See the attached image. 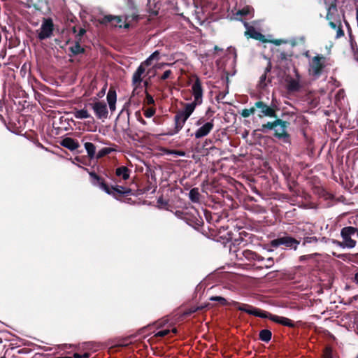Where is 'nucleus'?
I'll return each instance as SVG.
<instances>
[{
  "label": "nucleus",
  "instance_id": "1",
  "mask_svg": "<svg viewBox=\"0 0 358 358\" xmlns=\"http://www.w3.org/2000/svg\"><path fill=\"white\" fill-rule=\"evenodd\" d=\"M159 59V52L155 51L146 60L141 64L132 76V85L135 88H138L145 77V67L150 66L153 61Z\"/></svg>",
  "mask_w": 358,
  "mask_h": 358
},
{
  "label": "nucleus",
  "instance_id": "2",
  "mask_svg": "<svg viewBox=\"0 0 358 358\" xmlns=\"http://www.w3.org/2000/svg\"><path fill=\"white\" fill-rule=\"evenodd\" d=\"M357 234L358 236V230L353 227H346L341 229V236L343 241H336V244L341 248H353L356 246L357 242L352 237Z\"/></svg>",
  "mask_w": 358,
  "mask_h": 358
},
{
  "label": "nucleus",
  "instance_id": "3",
  "mask_svg": "<svg viewBox=\"0 0 358 358\" xmlns=\"http://www.w3.org/2000/svg\"><path fill=\"white\" fill-rule=\"evenodd\" d=\"M90 176L92 178V184L94 185L99 186V188L108 194L115 196V192L120 194H127L130 192L129 189L125 188L122 186H116L115 187L110 188L106 184L101 181L99 177L94 173H90Z\"/></svg>",
  "mask_w": 358,
  "mask_h": 358
},
{
  "label": "nucleus",
  "instance_id": "4",
  "mask_svg": "<svg viewBox=\"0 0 358 358\" xmlns=\"http://www.w3.org/2000/svg\"><path fill=\"white\" fill-rule=\"evenodd\" d=\"M196 106L197 105L192 102L187 103L184 105L183 108L177 113L175 119L176 124L180 127V129L184 126L185 123L193 113Z\"/></svg>",
  "mask_w": 358,
  "mask_h": 358
},
{
  "label": "nucleus",
  "instance_id": "5",
  "mask_svg": "<svg viewBox=\"0 0 358 358\" xmlns=\"http://www.w3.org/2000/svg\"><path fill=\"white\" fill-rule=\"evenodd\" d=\"M196 125L199 127L194 133L196 138H201L208 135L214 127V120H211L208 122H205L203 117L198 120Z\"/></svg>",
  "mask_w": 358,
  "mask_h": 358
},
{
  "label": "nucleus",
  "instance_id": "6",
  "mask_svg": "<svg viewBox=\"0 0 358 358\" xmlns=\"http://www.w3.org/2000/svg\"><path fill=\"white\" fill-rule=\"evenodd\" d=\"M232 306H234L241 311L245 312L248 314L257 316L262 318H266L268 317V313L265 311H262L260 309L256 308L252 306L244 304V303H240L236 301H232L231 302Z\"/></svg>",
  "mask_w": 358,
  "mask_h": 358
},
{
  "label": "nucleus",
  "instance_id": "7",
  "mask_svg": "<svg viewBox=\"0 0 358 358\" xmlns=\"http://www.w3.org/2000/svg\"><path fill=\"white\" fill-rule=\"evenodd\" d=\"M325 58L322 56H315L310 62L309 74L317 78L324 66Z\"/></svg>",
  "mask_w": 358,
  "mask_h": 358
},
{
  "label": "nucleus",
  "instance_id": "8",
  "mask_svg": "<svg viewBox=\"0 0 358 358\" xmlns=\"http://www.w3.org/2000/svg\"><path fill=\"white\" fill-rule=\"evenodd\" d=\"M90 106L98 119L104 120L108 118V111L106 103L96 100L93 103H90Z\"/></svg>",
  "mask_w": 358,
  "mask_h": 358
},
{
  "label": "nucleus",
  "instance_id": "9",
  "mask_svg": "<svg viewBox=\"0 0 358 358\" xmlns=\"http://www.w3.org/2000/svg\"><path fill=\"white\" fill-rule=\"evenodd\" d=\"M191 92L194 97L192 103L197 106L201 105L203 102V89L198 77L195 78V80L192 85Z\"/></svg>",
  "mask_w": 358,
  "mask_h": 358
},
{
  "label": "nucleus",
  "instance_id": "10",
  "mask_svg": "<svg viewBox=\"0 0 358 358\" xmlns=\"http://www.w3.org/2000/svg\"><path fill=\"white\" fill-rule=\"evenodd\" d=\"M280 245L296 250L299 245V241L287 236L274 239L271 241V245L273 247H278Z\"/></svg>",
  "mask_w": 358,
  "mask_h": 358
},
{
  "label": "nucleus",
  "instance_id": "11",
  "mask_svg": "<svg viewBox=\"0 0 358 358\" xmlns=\"http://www.w3.org/2000/svg\"><path fill=\"white\" fill-rule=\"evenodd\" d=\"M53 30V23L50 19H45L41 28L38 30V36L43 40L51 36Z\"/></svg>",
  "mask_w": 358,
  "mask_h": 358
},
{
  "label": "nucleus",
  "instance_id": "12",
  "mask_svg": "<svg viewBox=\"0 0 358 358\" xmlns=\"http://www.w3.org/2000/svg\"><path fill=\"white\" fill-rule=\"evenodd\" d=\"M287 122L282 121V120H275V124H274V135L278 138L286 139L288 137L287 132Z\"/></svg>",
  "mask_w": 358,
  "mask_h": 358
},
{
  "label": "nucleus",
  "instance_id": "13",
  "mask_svg": "<svg viewBox=\"0 0 358 358\" xmlns=\"http://www.w3.org/2000/svg\"><path fill=\"white\" fill-rule=\"evenodd\" d=\"M99 22L101 24H107L108 22H111V24L115 27H119L124 28H127L129 27V24L126 23L125 22H123L122 19L120 16H115V15H106L99 20Z\"/></svg>",
  "mask_w": 358,
  "mask_h": 358
},
{
  "label": "nucleus",
  "instance_id": "14",
  "mask_svg": "<svg viewBox=\"0 0 358 358\" xmlns=\"http://www.w3.org/2000/svg\"><path fill=\"white\" fill-rule=\"evenodd\" d=\"M255 107L260 110V113H261V114H259L260 117H262V116H266V117H275V110L262 101L257 102L255 103Z\"/></svg>",
  "mask_w": 358,
  "mask_h": 358
},
{
  "label": "nucleus",
  "instance_id": "15",
  "mask_svg": "<svg viewBox=\"0 0 358 358\" xmlns=\"http://www.w3.org/2000/svg\"><path fill=\"white\" fill-rule=\"evenodd\" d=\"M268 317H267L266 318H268L275 322H277V323H279L284 326H287V327H292L294 326V322L291 320H289L287 317H281V316H278V315H272L268 313Z\"/></svg>",
  "mask_w": 358,
  "mask_h": 358
},
{
  "label": "nucleus",
  "instance_id": "16",
  "mask_svg": "<svg viewBox=\"0 0 358 358\" xmlns=\"http://www.w3.org/2000/svg\"><path fill=\"white\" fill-rule=\"evenodd\" d=\"M245 26L247 29V31H245V35L249 36L250 38H255L264 43L267 42L263 34L257 31L253 27H249L247 23H245Z\"/></svg>",
  "mask_w": 358,
  "mask_h": 358
},
{
  "label": "nucleus",
  "instance_id": "17",
  "mask_svg": "<svg viewBox=\"0 0 358 358\" xmlns=\"http://www.w3.org/2000/svg\"><path fill=\"white\" fill-rule=\"evenodd\" d=\"M106 99L110 110L112 113L114 112L116 109L115 104L117 101V94L115 90L113 89H110L107 94Z\"/></svg>",
  "mask_w": 358,
  "mask_h": 358
},
{
  "label": "nucleus",
  "instance_id": "18",
  "mask_svg": "<svg viewBox=\"0 0 358 358\" xmlns=\"http://www.w3.org/2000/svg\"><path fill=\"white\" fill-rule=\"evenodd\" d=\"M61 145L71 150H74L79 147L78 143L71 138H64L61 142Z\"/></svg>",
  "mask_w": 358,
  "mask_h": 358
},
{
  "label": "nucleus",
  "instance_id": "19",
  "mask_svg": "<svg viewBox=\"0 0 358 358\" xmlns=\"http://www.w3.org/2000/svg\"><path fill=\"white\" fill-rule=\"evenodd\" d=\"M73 116L76 119H87L92 117L90 113L86 108L76 109L72 112Z\"/></svg>",
  "mask_w": 358,
  "mask_h": 358
},
{
  "label": "nucleus",
  "instance_id": "20",
  "mask_svg": "<svg viewBox=\"0 0 358 358\" xmlns=\"http://www.w3.org/2000/svg\"><path fill=\"white\" fill-rule=\"evenodd\" d=\"M116 175L124 180H127L129 178V171L127 167L122 166L116 169Z\"/></svg>",
  "mask_w": 358,
  "mask_h": 358
},
{
  "label": "nucleus",
  "instance_id": "21",
  "mask_svg": "<svg viewBox=\"0 0 358 358\" xmlns=\"http://www.w3.org/2000/svg\"><path fill=\"white\" fill-rule=\"evenodd\" d=\"M84 146L90 157H94L96 151L94 145L92 143L87 142L85 143Z\"/></svg>",
  "mask_w": 358,
  "mask_h": 358
},
{
  "label": "nucleus",
  "instance_id": "22",
  "mask_svg": "<svg viewBox=\"0 0 358 358\" xmlns=\"http://www.w3.org/2000/svg\"><path fill=\"white\" fill-rule=\"evenodd\" d=\"M259 338L262 341L268 342L271 338V332L267 329L262 330L259 333Z\"/></svg>",
  "mask_w": 358,
  "mask_h": 358
},
{
  "label": "nucleus",
  "instance_id": "23",
  "mask_svg": "<svg viewBox=\"0 0 358 358\" xmlns=\"http://www.w3.org/2000/svg\"><path fill=\"white\" fill-rule=\"evenodd\" d=\"M297 80H291L289 85V89L292 90H296L300 87V78L299 75H296Z\"/></svg>",
  "mask_w": 358,
  "mask_h": 358
},
{
  "label": "nucleus",
  "instance_id": "24",
  "mask_svg": "<svg viewBox=\"0 0 358 358\" xmlns=\"http://www.w3.org/2000/svg\"><path fill=\"white\" fill-rule=\"evenodd\" d=\"M253 9L250 6H246L243 9L238 11L237 15H250L252 13Z\"/></svg>",
  "mask_w": 358,
  "mask_h": 358
},
{
  "label": "nucleus",
  "instance_id": "25",
  "mask_svg": "<svg viewBox=\"0 0 358 358\" xmlns=\"http://www.w3.org/2000/svg\"><path fill=\"white\" fill-rule=\"evenodd\" d=\"M189 198L192 201H197L199 199V193L196 189H192L189 192Z\"/></svg>",
  "mask_w": 358,
  "mask_h": 358
},
{
  "label": "nucleus",
  "instance_id": "26",
  "mask_svg": "<svg viewBox=\"0 0 358 358\" xmlns=\"http://www.w3.org/2000/svg\"><path fill=\"white\" fill-rule=\"evenodd\" d=\"M70 49H71V52L74 54H79V53L82 52L83 50V49L81 48V46L78 43L73 44L70 47Z\"/></svg>",
  "mask_w": 358,
  "mask_h": 358
},
{
  "label": "nucleus",
  "instance_id": "27",
  "mask_svg": "<svg viewBox=\"0 0 358 358\" xmlns=\"http://www.w3.org/2000/svg\"><path fill=\"white\" fill-rule=\"evenodd\" d=\"M336 11V6L334 4H331L328 7L327 18L328 20L331 19V15Z\"/></svg>",
  "mask_w": 358,
  "mask_h": 358
},
{
  "label": "nucleus",
  "instance_id": "28",
  "mask_svg": "<svg viewBox=\"0 0 358 358\" xmlns=\"http://www.w3.org/2000/svg\"><path fill=\"white\" fill-rule=\"evenodd\" d=\"M210 300L219 301L222 305H232L231 303H228L227 300L222 296H212L210 298Z\"/></svg>",
  "mask_w": 358,
  "mask_h": 358
},
{
  "label": "nucleus",
  "instance_id": "29",
  "mask_svg": "<svg viewBox=\"0 0 358 358\" xmlns=\"http://www.w3.org/2000/svg\"><path fill=\"white\" fill-rule=\"evenodd\" d=\"M255 112V108H251L250 109H244V110H243V111L241 113V115L244 117H248L250 115L254 114Z\"/></svg>",
  "mask_w": 358,
  "mask_h": 358
},
{
  "label": "nucleus",
  "instance_id": "30",
  "mask_svg": "<svg viewBox=\"0 0 358 358\" xmlns=\"http://www.w3.org/2000/svg\"><path fill=\"white\" fill-rule=\"evenodd\" d=\"M155 110L153 108H149L145 110L144 115L146 117H151L154 115Z\"/></svg>",
  "mask_w": 358,
  "mask_h": 358
},
{
  "label": "nucleus",
  "instance_id": "31",
  "mask_svg": "<svg viewBox=\"0 0 358 358\" xmlns=\"http://www.w3.org/2000/svg\"><path fill=\"white\" fill-rule=\"evenodd\" d=\"M322 358H332V352L330 348L327 347L325 348Z\"/></svg>",
  "mask_w": 358,
  "mask_h": 358
},
{
  "label": "nucleus",
  "instance_id": "32",
  "mask_svg": "<svg viewBox=\"0 0 358 358\" xmlns=\"http://www.w3.org/2000/svg\"><path fill=\"white\" fill-rule=\"evenodd\" d=\"M166 65V64H164V63H162V64H157L156 65H155L152 69H149L147 72V74H150V73H152V76H154L155 75V72H152V70L153 69H161L164 66Z\"/></svg>",
  "mask_w": 358,
  "mask_h": 358
},
{
  "label": "nucleus",
  "instance_id": "33",
  "mask_svg": "<svg viewBox=\"0 0 358 358\" xmlns=\"http://www.w3.org/2000/svg\"><path fill=\"white\" fill-rule=\"evenodd\" d=\"M170 333V330L169 329H164V330H162V331H157L155 334V336H157V337H163V336H166L167 334H169Z\"/></svg>",
  "mask_w": 358,
  "mask_h": 358
},
{
  "label": "nucleus",
  "instance_id": "34",
  "mask_svg": "<svg viewBox=\"0 0 358 358\" xmlns=\"http://www.w3.org/2000/svg\"><path fill=\"white\" fill-rule=\"evenodd\" d=\"M274 124H275V121H274L273 122H268L267 124H263L262 130L264 131L265 129H273Z\"/></svg>",
  "mask_w": 358,
  "mask_h": 358
},
{
  "label": "nucleus",
  "instance_id": "35",
  "mask_svg": "<svg viewBox=\"0 0 358 358\" xmlns=\"http://www.w3.org/2000/svg\"><path fill=\"white\" fill-rule=\"evenodd\" d=\"M171 74V70H167V71H166L163 73V75L161 77V79L162 80H166V79H167L170 76Z\"/></svg>",
  "mask_w": 358,
  "mask_h": 358
},
{
  "label": "nucleus",
  "instance_id": "36",
  "mask_svg": "<svg viewBox=\"0 0 358 358\" xmlns=\"http://www.w3.org/2000/svg\"><path fill=\"white\" fill-rule=\"evenodd\" d=\"M146 99H147L148 103H149V104H152V103H154L153 98L150 95H149V94L147 95Z\"/></svg>",
  "mask_w": 358,
  "mask_h": 358
},
{
  "label": "nucleus",
  "instance_id": "37",
  "mask_svg": "<svg viewBox=\"0 0 358 358\" xmlns=\"http://www.w3.org/2000/svg\"><path fill=\"white\" fill-rule=\"evenodd\" d=\"M316 241V238H307L304 242H303V245H306V243H310L311 241Z\"/></svg>",
  "mask_w": 358,
  "mask_h": 358
},
{
  "label": "nucleus",
  "instance_id": "38",
  "mask_svg": "<svg viewBox=\"0 0 358 358\" xmlns=\"http://www.w3.org/2000/svg\"><path fill=\"white\" fill-rule=\"evenodd\" d=\"M343 35V30L341 29V28H338V31H337V37H341V36Z\"/></svg>",
  "mask_w": 358,
  "mask_h": 358
},
{
  "label": "nucleus",
  "instance_id": "39",
  "mask_svg": "<svg viewBox=\"0 0 358 358\" xmlns=\"http://www.w3.org/2000/svg\"><path fill=\"white\" fill-rule=\"evenodd\" d=\"M354 280L355 282L358 285V271L355 273Z\"/></svg>",
  "mask_w": 358,
  "mask_h": 358
},
{
  "label": "nucleus",
  "instance_id": "40",
  "mask_svg": "<svg viewBox=\"0 0 358 358\" xmlns=\"http://www.w3.org/2000/svg\"><path fill=\"white\" fill-rule=\"evenodd\" d=\"M329 24H330V26H331L332 28H334V29H336V28L337 27L336 24V23H334V22H331V21L329 22Z\"/></svg>",
  "mask_w": 358,
  "mask_h": 358
},
{
  "label": "nucleus",
  "instance_id": "41",
  "mask_svg": "<svg viewBox=\"0 0 358 358\" xmlns=\"http://www.w3.org/2000/svg\"><path fill=\"white\" fill-rule=\"evenodd\" d=\"M72 358H82V357L80 355H79L78 353H75Z\"/></svg>",
  "mask_w": 358,
  "mask_h": 358
},
{
  "label": "nucleus",
  "instance_id": "42",
  "mask_svg": "<svg viewBox=\"0 0 358 358\" xmlns=\"http://www.w3.org/2000/svg\"><path fill=\"white\" fill-rule=\"evenodd\" d=\"M82 358H89L90 355L88 353H85L83 355H81Z\"/></svg>",
  "mask_w": 358,
  "mask_h": 358
},
{
  "label": "nucleus",
  "instance_id": "43",
  "mask_svg": "<svg viewBox=\"0 0 358 358\" xmlns=\"http://www.w3.org/2000/svg\"><path fill=\"white\" fill-rule=\"evenodd\" d=\"M267 261L269 262L270 266H271L273 263V260L272 258H268Z\"/></svg>",
  "mask_w": 358,
  "mask_h": 358
},
{
  "label": "nucleus",
  "instance_id": "44",
  "mask_svg": "<svg viewBox=\"0 0 358 358\" xmlns=\"http://www.w3.org/2000/svg\"><path fill=\"white\" fill-rule=\"evenodd\" d=\"M272 43H273L275 45H280V41L276 40V41H272Z\"/></svg>",
  "mask_w": 358,
  "mask_h": 358
},
{
  "label": "nucleus",
  "instance_id": "45",
  "mask_svg": "<svg viewBox=\"0 0 358 358\" xmlns=\"http://www.w3.org/2000/svg\"><path fill=\"white\" fill-rule=\"evenodd\" d=\"M199 308H196L191 309V310H189V313H194L195 311H196V310H199Z\"/></svg>",
  "mask_w": 358,
  "mask_h": 358
},
{
  "label": "nucleus",
  "instance_id": "46",
  "mask_svg": "<svg viewBox=\"0 0 358 358\" xmlns=\"http://www.w3.org/2000/svg\"><path fill=\"white\" fill-rule=\"evenodd\" d=\"M358 299V295L353 296L352 299H350V301L352 302L353 300H357Z\"/></svg>",
  "mask_w": 358,
  "mask_h": 358
},
{
  "label": "nucleus",
  "instance_id": "47",
  "mask_svg": "<svg viewBox=\"0 0 358 358\" xmlns=\"http://www.w3.org/2000/svg\"><path fill=\"white\" fill-rule=\"evenodd\" d=\"M85 31L84 29H80V36L83 35V34H85Z\"/></svg>",
  "mask_w": 358,
  "mask_h": 358
},
{
  "label": "nucleus",
  "instance_id": "48",
  "mask_svg": "<svg viewBox=\"0 0 358 358\" xmlns=\"http://www.w3.org/2000/svg\"><path fill=\"white\" fill-rule=\"evenodd\" d=\"M300 258H301V259H306V256H301Z\"/></svg>",
  "mask_w": 358,
  "mask_h": 358
},
{
  "label": "nucleus",
  "instance_id": "49",
  "mask_svg": "<svg viewBox=\"0 0 358 358\" xmlns=\"http://www.w3.org/2000/svg\"><path fill=\"white\" fill-rule=\"evenodd\" d=\"M172 332H173V333H174V334H175V333H176V329L173 328V329H172Z\"/></svg>",
  "mask_w": 358,
  "mask_h": 358
},
{
  "label": "nucleus",
  "instance_id": "50",
  "mask_svg": "<svg viewBox=\"0 0 358 358\" xmlns=\"http://www.w3.org/2000/svg\"><path fill=\"white\" fill-rule=\"evenodd\" d=\"M144 83H145V85H148V81H145Z\"/></svg>",
  "mask_w": 358,
  "mask_h": 358
},
{
  "label": "nucleus",
  "instance_id": "51",
  "mask_svg": "<svg viewBox=\"0 0 358 358\" xmlns=\"http://www.w3.org/2000/svg\"><path fill=\"white\" fill-rule=\"evenodd\" d=\"M64 358H72L71 357H64Z\"/></svg>",
  "mask_w": 358,
  "mask_h": 358
},
{
  "label": "nucleus",
  "instance_id": "52",
  "mask_svg": "<svg viewBox=\"0 0 358 358\" xmlns=\"http://www.w3.org/2000/svg\"><path fill=\"white\" fill-rule=\"evenodd\" d=\"M1 358H5V357H1Z\"/></svg>",
  "mask_w": 358,
  "mask_h": 358
}]
</instances>
